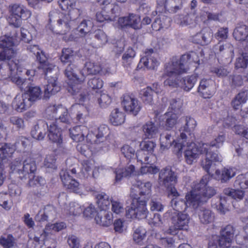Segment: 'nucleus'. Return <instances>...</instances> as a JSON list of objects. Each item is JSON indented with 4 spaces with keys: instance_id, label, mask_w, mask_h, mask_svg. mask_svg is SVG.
I'll return each instance as SVG.
<instances>
[{
    "instance_id": "c85d7f7f",
    "label": "nucleus",
    "mask_w": 248,
    "mask_h": 248,
    "mask_svg": "<svg viewBox=\"0 0 248 248\" xmlns=\"http://www.w3.org/2000/svg\"><path fill=\"white\" fill-rule=\"evenodd\" d=\"M236 174V170L232 168H224L221 171L216 170L214 177L215 179L220 180L222 183L227 182Z\"/></svg>"
},
{
    "instance_id": "09e8293b",
    "label": "nucleus",
    "mask_w": 248,
    "mask_h": 248,
    "mask_svg": "<svg viewBox=\"0 0 248 248\" xmlns=\"http://www.w3.org/2000/svg\"><path fill=\"white\" fill-rule=\"evenodd\" d=\"M247 93L245 92L239 93L232 102V105L235 109H239L242 105L246 102Z\"/></svg>"
},
{
    "instance_id": "b1692460",
    "label": "nucleus",
    "mask_w": 248,
    "mask_h": 248,
    "mask_svg": "<svg viewBox=\"0 0 248 248\" xmlns=\"http://www.w3.org/2000/svg\"><path fill=\"white\" fill-rule=\"evenodd\" d=\"M84 71L88 74L95 75L100 73L101 75H106L110 72L109 69L102 67L100 63L92 62H87L85 64Z\"/></svg>"
},
{
    "instance_id": "680f3d73",
    "label": "nucleus",
    "mask_w": 248,
    "mask_h": 248,
    "mask_svg": "<svg viewBox=\"0 0 248 248\" xmlns=\"http://www.w3.org/2000/svg\"><path fill=\"white\" fill-rule=\"evenodd\" d=\"M171 134H167L165 136H161L160 139V149L162 151L168 149L172 145V140H171Z\"/></svg>"
},
{
    "instance_id": "603ef678",
    "label": "nucleus",
    "mask_w": 248,
    "mask_h": 248,
    "mask_svg": "<svg viewBox=\"0 0 248 248\" xmlns=\"http://www.w3.org/2000/svg\"><path fill=\"white\" fill-rule=\"evenodd\" d=\"M153 90L150 87H147L140 91V94L143 102L146 104L152 105L153 99L152 96Z\"/></svg>"
},
{
    "instance_id": "f704fd0d",
    "label": "nucleus",
    "mask_w": 248,
    "mask_h": 248,
    "mask_svg": "<svg viewBox=\"0 0 248 248\" xmlns=\"http://www.w3.org/2000/svg\"><path fill=\"white\" fill-rule=\"evenodd\" d=\"M24 94L31 105L33 102L41 98L42 91L39 87L30 86Z\"/></svg>"
},
{
    "instance_id": "72a5a7b5",
    "label": "nucleus",
    "mask_w": 248,
    "mask_h": 248,
    "mask_svg": "<svg viewBox=\"0 0 248 248\" xmlns=\"http://www.w3.org/2000/svg\"><path fill=\"white\" fill-rule=\"evenodd\" d=\"M50 111H53V117L55 118L57 117L56 114L58 112L62 113V114L59 116V120L63 123H70V119L69 116L68 114L67 110L65 108L62 107V106H53L48 108L47 109V111L49 112Z\"/></svg>"
},
{
    "instance_id": "2f4dec72",
    "label": "nucleus",
    "mask_w": 248,
    "mask_h": 248,
    "mask_svg": "<svg viewBox=\"0 0 248 248\" xmlns=\"http://www.w3.org/2000/svg\"><path fill=\"white\" fill-rule=\"evenodd\" d=\"M94 219L100 225L108 226L112 222V215L107 211H100L95 216Z\"/></svg>"
},
{
    "instance_id": "3c124183",
    "label": "nucleus",
    "mask_w": 248,
    "mask_h": 248,
    "mask_svg": "<svg viewBox=\"0 0 248 248\" xmlns=\"http://www.w3.org/2000/svg\"><path fill=\"white\" fill-rule=\"evenodd\" d=\"M214 51L216 53L221 52L223 50L228 53L229 56H232L233 53V49L232 45L229 43H219L214 48Z\"/></svg>"
},
{
    "instance_id": "c9c22d12",
    "label": "nucleus",
    "mask_w": 248,
    "mask_h": 248,
    "mask_svg": "<svg viewBox=\"0 0 248 248\" xmlns=\"http://www.w3.org/2000/svg\"><path fill=\"white\" fill-rule=\"evenodd\" d=\"M125 120V115L124 112L119 108H115L112 110L109 121L114 125L118 126L123 124Z\"/></svg>"
},
{
    "instance_id": "79ce46f5",
    "label": "nucleus",
    "mask_w": 248,
    "mask_h": 248,
    "mask_svg": "<svg viewBox=\"0 0 248 248\" xmlns=\"http://www.w3.org/2000/svg\"><path fill=\"white\" fill-rule=\"evenodd\" d=\"M146 235L147 231L146 229L140 226L134 230L132 235V239L136 244H140L146 238Z\"/></svg>"
},
{
    "instance_id": "9b49d317",
    "label": "nucleus",
    "mask_w": 248,
    "mask_h": 248,
    "mask_svg": "<svg viewBox=\"0 0 248 248\" xmlns=\"http://www.w3.org/2000/svg\"><path fill=\"white\" fill-rule=\"evenodd\" d=\"M77 68L73 63L69 64L65 71L66 76L69 78V92L73 95L79 93L81 88V83L84 81L83 78H78L77 75Z\"/></svg>"
},
{
    "instance_id": "f257e3e1",
    "label": "nucleus",
    "mask_w": 248,
    "mask_h": 248,
    "mask_svg": "<svg viewBox=\"0 0 248 248\" xmlns=\"http://www.w3.org/2000/svg\"><path fill=\"white\" fill-rule=\"evenodd\" d=\"M172 141L175 152L180 153L184 151L185 161L188 165L197 162L201 155L204 156L202 166L210 174H213L211 168L213 167L214 163L222 161V157L218 154L209 151L207 143L196 145L194 142L188 141L185 133H181L178 139Z\"/></svg>"
},
{
    "instance_id": "ddd939ff",
    "label": "nucleus",
    "mask_w": 248,
    "mask_h": 248,
    "mask_svg": "<svg viewBox=\"0 0 248 248\" xmlns=\"http://www.w3.org/2000/svg\"><path fill=\"white\" fill-rule=\"evenodd\" d=\"M118 23L121 28L128 27L134 30H139L141 28L140 16L133 14H129L127 16L120 17L118 19Z\"/></svg>"
},
{
    "instance_id": "49530a36",
    "label": "nucleus",
    "mask_w": 248,
    "mask_h": 248,
    "mask_svg": "<svg viewBox=\"0 0 248 248\" xmlns=\"http://www.w3.org/2000/svg\"><path fill=\"white\" fill-rule=\"evenodd\" d=\"M135 55V52L132 48H128L122 57L123 65L126 68L129 67Z\"/></svg>"
},
{
    "instance_id": "f3484780",
    "label": "nucleus",
    "mask_w": 248,
    "mask_h": 248,
    "mask_svg": "<svg viewBox=\"0 0 248 248\" xmlns=\"http://www.w3.org/2000/svg\"><path fill=\"white\" fill-rule=\"evenodd\" d=\"M15 149L6 143H0V186H2L5 178L2 168L1 167L2 161L7 157H10L14 153Z\"/></svg>"
},
{
    "instance_id": "58836bf2",
    "label": "nucleus",
    "mask_w": 248,
    "mask_h": 248,
    "mask_svg": "<svg viewBox=\"0 0 248 248\" xmlns=\"http://www.w3.org/2000/svg\"><path fill=\"white\" fill-rule=\"evenodd\" d=\"M197 80V75L194 74L180 78V87L186 91H189L194 86Z\"/></svg>"
},
{
    "instance_id": "052dcab7",
    "label": "nucleus",
    "mask_w": 248,
    "mask_h": 248,
    "mask_svg": "<svg viewBox=\"0 0 248 248\" xmlns=\"http://www.w3.org/2000/svg\"><path fill=\"white\" fill-rule=\"evenodd\" d=\"M28 49L36 55L37 60L40 62H44L46 60L44 53L39 49L38 46L36 45L31 46L28 48Z\"/></svg>"
},
{
    "instance_id": "423d86ee",
    "label": "nucleus",
    "mask_w": 248,
    "mask_h": 248,
    "mask_svg": "<svg viewBox=\"0 0 248 248\" xmlns=\"http://www.w3.org/2000/svg\"><path fill=\"white\" fill-rule=\"evenodd\" d=\"M170 219L172 225L165 232V233L174 235L179 231L188 230L190 217L187 213L184 212H174Z\"/></svg>"
},
{
    "instance_id": "4c0bfd02",
    "label": "nucleus",
    "mask_w": 248,
    "mask_h": 248,
    "mask_svg": "<svg viewBox=\"0 0 248 248\" xmlns=\"http://www.w3.org/2000/svg\"><path fill=\"white\" fill-rule=\"evenodd\" d=\"M199 218L204 224L211 223L214 220V215L211 210L202 207L198 211Z\"/></svg>"
},
{
    "instance_id": "473e14b6",
    "label": "nucleus",
    "mask_w": 248,
    "mask_h": 248,
    "mask_svg": "<svg viewBox=\"0 0 248 248\" xmlns=\"http://www.w3.org/2000/svg\"><path fill=\"white\" fill-rule=\"evenodd\" d=\"M115 181L119 182L124 177H127L137 174L135 168L133 165H129L125 168H118L115 171Z\"/></svg>"
},
{
    "instance_id": "412c9836",
    "label": "nucleus",
    "mask_w": 248,
    "mask_h": 248,
    "mask_svg": "<svg viewBox=\"0 0 248 248\" xmlns=\"http://www.w3.org/2000/svg\"><path fill=\"white\" fill-rule=\"evenodd\" d=\"M76 95V98L79 100V104L72 106V108L79 109L77 115V118L78 121H80L88 115V110L87 107H84L82 104L88 101V97L87 96L83 95L82 93L79 94L77 93Z\"/></svg>"
},
{
    "instance_id": "c756f323",
    "label": "nucleus",
    "mask_w": 248,
    "mask_h": 248,
    "mask_svg": "<svg viewBox=\"0 0 248 248\" xmlns=\"http://www.w3.org/2000/svg\"><path fill=\"white\" fill-rule=\"evenodd\" d=\"M48 124L44 121H40L35 125L31 131L32 137L36 140H42L44 139L46 134Z\"/></svg>"
},
{
    "instance_id": "de8ad7c7",
    "label": "nucleus",
    "mask_w": 248,
    "mask_h": 248,
    "mask_svg": "<svg viewBox=\"0 0 248 248\" xmlns=\"http://www.w3.org/2000/svg\"><path fill=\"white\" fill-rule=\"evenodd\" d=\"M93 23L90 19L83 20L79 25L77 31L80 33V35L83 36L89 32L92 27Z\"/></svg>"
},
{
    "instance_id": "2eb2a0df",
    "label": "nucleus",
    "mask_w": 248,
    "mask_h": 248,
    "mask_svg": "<svg viewBox=\"0 0 248 248\" xmlns=\"http://www.w3.org/2000/svg\"><path fill=\"white\" fill-rule=\"evenodd\" d=\"M176 180L175 173L169 167L162 169L159 172V183L166 187L175 184Z\"/></svg>"
},
{
    "instance_id": "37998d69",
    "label": "nucleus",
    "mask_w": 248,
    "mask_h": 248,
    "mask_svg": "<svg viewBox=\"0 0 248 248\" xmlns=\"http://www.w3.org/2000/svg\"><path fill=\"white\" fill-rule=\"evenodd\" d=\"M166 119L165 128L169 130L172 128L177 123L178 118V114L173 112L172 111H169L165 114Z\"/></svg>"
},
{
    "instance_id": "e2e57ef3",
    "label": "nucleus",
    "mask_w": 248,
    "mask_h": 248,
    "mask_svg": "<svg viewBox=\"0 0 248 248\" xmlns=\"http://www.w3.org/2000/svg\"><path fill=\"white\" fill-rule=\"evenodd\" d=\"M225 193L235 200H241L244 196V192L242 190L228 189L225 190Z\"/></svg>"
},
{
    "instance_id": "5701e85b",
    "label": "nucleus",
    "mask_w": 248,
    "mask_h": 248,
    "mask_svg": "<svg viewBox=\"0 0 248 248\" xmlns=\"http://www.w3.org/2000/svg\"><path fill=\"white\" fill-rule=\"evenodd\" d=\"M17 63L12 61L8 62L9 69L10 71V78L12 81L16 84L20 88H23L25 84V80L19 77V73H17L16 70Z\"/></svg>"
},
{
    "instance_id": "4468645a",
    "label": "nucleus",
    "mask_w": 248,
    "mask_h": 248,
    "mask_svg": "<svg viewBox=\"0 0 248 248\" xmlns=\"http://www.w3.org/2000/svg\"><path fill=\"white\" fill-rule=\"evenodd\" d=\"M156 54L152 49L147 50L144 52V56L142 57L138 65L139 67L143 66L147 69H154L158 65V61L155 58Z\"/></svg>"
},
{
    "instance_id": "0eeeda50",
    "label": "nucleus",
    "mask_w": 248,
    "mask_h": 248,
    "mask_svg": "<svg viewBox=\"0 0 248 248\" xmlns=\"http://www.w3.org/2000/svg\"><path fill=\"white\" fill-rule=\"evenodd\" d=\"M70 172L76 174V169L72 168L70 171L62 170L60 172L61 179L64 187L80 196L87 195L88 190L83 186L80 185L75 179L72 178L70 175Z\"/></svg>"
},
{
    "instance_id": "69168bd1",
    "label": "nucleus",
    "mask_w": 248,
    "mask_h": 248,
    "mask_svg": "<svg viewBox=\"0 0 248 248\" xmlns=\"http://www.w3.org/2000/svg\"><path fill=\"white\" fill-rule=\"evenodd\" d=\"M111 210L117 214L121 215L124 213L125 208L123 204L119 201H111Z\"/></svg>"
},
{
    "instance_id": "0e129e2a",
    "label": "nucleus",
    "mask_w": 248,
    "mask_h": 248,
    "mask_svg": "<svg viewBox=\"0 0 248 248\" xmlns=\"http://www.w3.org/2000/svg\"><path fill=\"white\" fill-rule=\"evenodd\" d=\"M88 86L93 90L100 89L103 86V81L97 78H93L90 79L88 81Z\"/></svg>"
},
{
    "instance_id": "4be33fe9",
    "label": "nucleus",
    "mask_w": 248,
    "mask_h": 248,
    "mask_svg": "<svg viewBox=\"0 0 248 248\" xmlns=\"http://www.w3.org/2000/svg\"><path fill=\"white\" fill-rule=\"evenodd\" d=\"M36 165L33 159L29 158L24 160L23 163L20 178H27L34 174L36 170Z\"/></svg>"
},
{
    "instance_id": "8fccbe9b",
    "label": "nucleus",
    "mask_w": 248,
    "mask_h": 248,
    "mask_svg": "<svg viewBox=\"0 0 248 248\" xmlns=\"http://www.w3.org/2000/svg\"><path fill=\"white\" fill-rule=\"evenodd\" d=\"M15 244V239L11 234H4L0 237V245L3 248H12Z\"/></svg>"
},
{
    "instance_id": "393cba45",
    "label": "nucleus",
    "mask_w": 248,
    "mask_h": 248,
    "mask_svg": "<svg viewBox=\"0 0 248 248\" xmlns=\"http://www.w3.org/2000/svg\"><path fill=\"white\" fill-rule=\"evenodd\" d=\"M121 153L128 160L131 161L137 159L138 161H141L142 157H140L141 151L135 152V149L132 145L125 144L121 148Z\"/></svg>"
},
{
    "instance_id": "4d7b16f0",
    "label": "nucleus",
    "mask_w": 248,
    "mask_h": 248,
    "mask_svg": "<svg viewBox=\"0 0 248 248\" xmlns=\"http://www.w3.org/2000/svg\"><path fill=\"white\" fill-rule=\"evenodd\" d=\"M82 210L81 205L76 202L70 203L66 209L67 213L75 216L79 215L82 212Z\"/></svg>"
},
{
    "instance_id": "864d4df0",
    "label": "nucleus",
    "mask_w": 248,
    "mask_h": 248,
    "mask_svg": "<svg viewBox=\"0 0 248 248\" xmlns=\"http://www.w3.org/2000/svg\"><path fill=\"white\" fill-rule=\"evenodd\" d=\"M225 140V135L223 134H220L216 136L213 140L210 142L209 144H207L209 145V151H211V147H215L216 148H219L223 145Z\"/></svg>"
},
{
    "instance_id": "cd10ccee",
    "label": "nucleus",
    "mask_w": 248,
    "mask_h": 248,
    "mask_svg": "<svg viewBox=\"0 0 248 248\" xmlns=\"http://www.w3.org/2000/svg\"><path fill=\"white\" fill-rule=\"evenodd\" d=\"M71 138L76 142L84 141L85 136L87 135L88 128L85 126H77L69 130Z\"/></svg>"
},
{
    "instance_id": "e433bc0d",
    "label": "nucleus",
    "mask_w": 248,
    "mask_h": 248,
    "mask_svg": "<svg viewBox=\"0 0 248 248\" xmlns=\"http://www.w3.org/2000/svg\"><path fill=\"white\" fill-rule=\"evenodd\" d=\"M96 203L101 211H106L109 206L111 200L109 196L104 192L97 193L95 195Z\"/></svg>"
},
{
    "instance_id": "9d476101",
    "label": "nucleus",
    "mask_w": 248,
    "mask_h": 248,
    "mask_svg": "<svg viewBox=\"0 0 248 248\" xmlns=\"http://www.w3.org/2000/svg\"><path fill=\"white\" fill-rule=\"evenodd\" d=\"M108 131V126L104 124L98 127H93L90 129L89 133L87 135V140L93 144V148L97 150H100L105 144L104 136Z\"/></svg>"
},
{
    "instance_id": "13d9d810",
    "label": "nucleus",
    "mask_w": 248,
    "mask_h": 248,
    "mask_svg": "<svg viewBox=\"0 0 248 248\" xmlns=\"http://www.w3.org/2000/svg\"><path fill=\"white\" fill-rule=\"evenodd\" d=\"M242 220L246 224V225L244 227L245 234L242 241L239 240L240 236H237V241L240 245L248 248V217H243Z\"/></svg>"
},
{
    "instance_id": "6ab92c4d",
    "label": "nucleus",
    "mask_w": 248,
    "mask_h": 248,
    "mask_svg": "<svg viewBox=\"0 0 248 248\" xmlns=\"http://www.w3.org/2000/svg\"><path fill=\"white\" fill-rule=\"evenodd\" d=\"M47 129V137L49 140L52 142L56 143L57 144H60L62 142V130L56 124L55 122H48Z\"/></svg>"
},
{
    "instance_id": "a18cd8bd",
    "label": "nucleus",
    "mask_w": 248,
    "mask_h": 248,
    "mask_svg": "<svg viewBox=\"0 0 248 248\" xmlns=\"http://www.w3.org/2000/svg\"><path fill=\"white\" fill-rule=\"evenodd\" d=\"M142 129L145 136L149 139L154 138L158 133L157 127L151 122H148L144 124Z\"/></svg>"
},
{
    "instance_id": "338daca9",
    "label": "nucleus",
    "mask_w": 248,
    "mask_h": 248,
    "mask_svg": "<svg viewBox=\"0 0 248 248\" xmlns=\"http://www.w3.org/2000/svg\"><path fill=\"white\" fill-rule=\"evenodd\" d=\"M74 56V52L71 48H64L62 50L61 60L63 63L71 62Z\"/></svg>"
},
{
    "instance_id": "c03bdc74",
    "label": "nucleus",
    "mask_w": 248,
    "mask_h": 248,
    "mask_svg": "<svg viewBox=\"0 0 248 248\" xmlns=\"http://www.w3.org/2000/svg\"><path fill=\"white\" fill-rule=\"evenodd\" d=\"M233 35L236 40H245L248 37V27L246 25L237 27L233 31Z\"/></svg>"
},
{
    "instance_id": "774afa93",
    "label": "nucleus",
    "mask_w": 248,
    "mask_h": 248,
    "mask_svg": "<svg viewBox=\"0 0 248 248\" xmlns=\"http://www.w3.org/2000/svg\"><path fill=\"white\" fill-rule=\"evenodd\" d=\"M234 186L237 188L242 189L247 188V173L238 175L234 182Z\"/></svg>"
},
{
    "instance_id": "6e6552de",
    "label": "nucleus",
    "mask_w": 248,
    "mask_h": 248,
    "mask_svg": "<svg viewBox=\"0 0 248 248\" xmlns=\"http://www.w3.org/2000/svg\"><path fill=\"white\" fill-rule=\"evenodd\" d=\"M234 232V228L227 225L222 230L220 237H216L209 242L208 248H229L233 243Z\"/></svg>"
},
{
    "instance_id": "ea45409f",
    "label": "nucleus",
    "mask_w": 248,
    "mask_h": 248,
    "mask_svg": "<svg viewBox=\"0 0 248 248\" xmlns=\"http://www.w3.org/2000/svg\"><path fill=\"white\" fill-rule=\"evenodd\" d=\"M75 19L71 18L70 16L65 15L58 21V26L61 34H65L68 31L71 26V22Z\"/></svg>"
},
{
    "instance_id": "6e6d98bb",
    "label": "nucleus",
    "mask_w": 248,
    "mask_h": 248,
    "mask_svg": "<svg viewBox=\"0 0 248 248\" xmlns=\"http://www.w3.org/2000/svg\"><path fill=\"white\" fill-rule=\"evenodd\" d=\"M197 123L194 119L186 117L185 118V126L180 129V134L184 133L183 131L189 132L193 131Z\"/></svg>"
},
{
    "instance_id": "bb28decb",
    "label": "nucleus",
    "mask_w": 248,
    "mask_h": 248,
    "mask_svg": "<svg viewBox=\"0 0 248 248\" xmlns=\"http://www.w3.org/2000/svg\"><path fill=\"white\" fill-rule=\"evenodd\" d=\"M31 106V102L25 96L24 93L16 95L13 102V107L19 112L23 111Z\"/></svg>"
},
{
    "instance_id": "7c9ffc66",
    "label": "nucleus",
    "mask_w": 248,
    "mask_h": 248,
    "mask_svg": "<svg viewBox=\"0 0 248 248\" xmlns=\"http://www.w3.org/2000/svg\"><path fill=\"white\" fill-rule=\"evenodd\" d=\"M47 82L45 89L44 96L46 98H49L60 91V86L57 83L56 77L49 78Z\"/></svg>"
},
{
    "instance_id": "bf43d9fd",
    "label": "nucleus",
    "mask_w": 248,
    "mask_h": 248,
    "mask_svg": "<svg viewBox=\"0 0 248 248\" xmlns=\"http://www.w3.org/2000/svg\"><path fill=\"white\" fill-rule=\"evenodd\" d=\"M248 64V54L242 53L236 58L235 66L236 68H245Z\"/></svg>"
},
{
    "instance_id": "39448f33",
    "label": "nucleus",
    "mask_w": 248,
    "mask_h": 248,
    "mask_svg": "<svg viewBox=\"0 0 248 248\" xmlns=\"http://www.w3.org/2000/svg\"><path fill=\"white\" fill-rule=\"evenodd\" d=\"M19 40L16 31H13V34L10 36L5 35L0 37V48L3 50L0 51V61L8 60L9 62L15 57L17 52L15 44Z\"/></svg>"
},
{
    "instance_id": "7ed1b4c3",
    "label": "nucleus",
    "mask_w": 248,
    "mask_h": 248,
    "mask_svg": "<svg viewBox=\"0 0 248 248\" xmlns=\"http://www.w3.org/2000/svg\"><path fill=\"white\" fill-rule=\"evenodd\" d=\"M152 184L150 182L136 181L131 188L130 196L132 200L130 207L126 211L128 218L143 219L147 217L148 211L147 200L152 191Z\"/></svg>"
},
{
    "instance_id": "20e7f679",
    "label": "nucleus",
    "mask_w": 248,
    "mask_h": 248,
    "mask_svg": "<svg viewBox=\"0 0 248 248\" xmlns=\"http://www.w3.org/2000/svg\"><path fill=\"white\" fill-rule=\"evenodd\" d=\"M215 194L214 188L208 185L207 177H204L186 194V198L188 203L192 205L193 208L196 209L201 203L206 202Z\"/></svg>"
},
{
    "instance_id": "a19ab883",
    "label": "nucleus",
    "mask_w": 248,
    "mask_h": 248,
    "mask_svg": "<svg viewBox=\"0 0 248 248\" xmlns=\"http://www.w3.org/2000/svg\"><path fill=\"white\" fill-rule=\"evenodd\" d=\"M186 201L179 198H174L171 200V204L175 212H182V210H185L188 206H192L190 203H188L186 199Z\"/></svg>"
},
{
    "instance_id": "a878e982",
    "label": "nucleus",
    "mask_w": 248,
    "mask_h": 248,
    "mask_svg": "<svg viewBox=\"0 0 248 248\" xmlns=\"http://www.w3.org/2000/svg\"><path fill=\"white\" fill-rule=\"evenodd\" d=\"M212 33L211 29H203L200 32L197 33L193 37V41L202 45H206L210 42Z\"/></svg>"
},
{
    "instance_id": "aec40b11",
    "label": "nucleus",
    "mask_w": 248,
    "mask_h": 248,
    "mask_svg": "<svg viewBox=\"0 0 248 248\" xmlns=\"http://www.w3.org/2000/svg\"><path fill=\"white\" fill-rule=\"evenodd\" d=\"M59 3L62 10L68 11L71 18L76 19L80 15L79 10L75 8V0H59Z\"/></svg>"
},
{
    "instance_id": "5fc2aeb1",
    "label": "nucleus",
    "mask_w": 248,
    "mask_h": 248,
    "mask_svg": "<svg viewBox=\"0 0 248 248\" xmlns=\"http://www.w3.org/2000/svg\"><path fill=\"white\" fill-rule=\"evenodd\" d=\"M155 146L156 144L152 141H142L140 143L141 150L140 151L142 152L140 153V155L143 154V152H147L148 154L152 155Z\"/></svg>"
},
{
    "instance_id": "f03ea898",
    "label": "nucleus",
    "mask_w": 248,
    "mask_h": 248,
    "mask_svg": "<svg viewBox=\"0 0 248 248\" xmlns=\"http://www.w3.org/2000/svg\"><path fill=\"white\" fill-rule=\"evenodd\" d=\"M200 64L198 55L195 52L183 55L180 58H173L166 66L163 78L165 86L171 88L180 87V74L186 73L194 68L196 69Z\"/></svg>"
},
{
    "instance_id": "f8f14e48",
    "label": "nucleus",
    "mask_w": 248,
    "mask_h": 248,
    "mask_svg": "<svg viewBox=\"0 0 248 248\" xmlns=\"http://www.w3.org/2000/svg\"><path fill=\"white\" fill-rule=\"evenodd\" d=\"M122 105L126 112L135 116L138 114L141 108L139 100L134 96L128 94L123 95Z\"/></svg>"
},
{
    "instance_id": "a211bd4d",
    "label": "nucleus",
    "mask_w": 248,
    "mask_h": 248,
    "mask_svg": "<svg viewBox=\"0 0 248 248\" xmlns=\"http://www.w3.org/2000/svg\"><path fill=\"white\" fill-rule=\"evenodd\" d=\"M214 84V81L211 79H202L199 86V93L204 98H210L215 93Z\"/></svg>"
},
{
    "instance_id": "dca6fc26",
    "label": "nucleus",
    "mask_w": 248,
    "mask_h": 248,
    "mask_svg": "<svg viewBox=\"0 0 248 248\" xmlns=\"http://www.w3.org/2000/svg\"><path fill=\"white\" fill-rule=\"evenodd\" d=\"M65 228H66V225L64 223L62 222L54 224L49 223L46 225L40 237L35 236L34 237V240L36 242L44 241L49 234H53L54 232L60 231Z\"/></svg>"
},
{
    "instance_id": "1a4fd4ad",
    "label": "nucleus",
    "mask_w": 248,
    "mask_h": 248,
    "mask_svg": "<svg viewBox=\"0 0 248 248\" xmlns=\"http://www.w3.org/2000/svg\"><path fill=\"white\" fill-rule=\"evenodd\" d=\"M10 16L7 20L10 25L19 27L22 20H25L31 16V12L23 5L15 4L10 7Z\"/></svg>"
}]
</instances>
